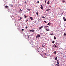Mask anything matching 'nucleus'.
<instances>
[{"label": "nucleus", "mask_w": 66, "mask_h": 66, "mask_svg": "<svg viewBox=\"0 0 66 66\" xmlns=\"http://www.w3.org/2000/svg\"><path fill=\"white\" fill-rule=\"evenodd\" d=\"M34 32V30H29L30 32Z\"/></svg>", "instance_id": "nucleus-1"}, {"label": "nucleus", "mask_w": 66, "mask_h": 66, "mask_svg": "<svg viewBox=\"0 0 66 66\" xmlns=\"http://www.w3.org/2000/svg\"><path fill=\"white\" fill-rule=\"evenodd\" d=\"M46 30L47 31H50V29H46Z\"/></svg>", "instance_id": "nucleus-2"}, {"label": "nucleus", "mask_w": 66, "mask_h": 66, "mask_svg": "<svg viewBox=\"0 0 66 66\" xmlns=\"http://www.w3.org/2000/svg\"><path fill=\"white\" fill-rule=\"evenodd\" d=\"M43 26H42L40 27L39 28V29H41L42 28H43Z\"/></svg>", "instance_id": "nucleus-3"}, {"label": "nucleus", "mask_w": 66, "mask_h": 66, "mask_svg": "<svg viewBox=\"0 0 66 66\" xmlns=\"http://www.w3.org/2000/svg\"><path fill=\"white\" fill-rule=\"evenodd\" d=\"M40 8L42 10H43V6H42V5H41V7Z\"/></svg>", "instance_id": "nucleus-4"}, {"label": "nucleus", "mask_w": 66, "mask_h": 66, "mask_svg": "<svg viewBox=\"0 0 66 66\" xmlns=\"http://www.w3.org/2000/svg\"><path fill=\"white\" fill-rule=\"evenodd\" d=\"M37 35V36H38V37H40V35L39 34Z\"/></svg>", "instance_id": "nucleus-5"}, {"label": "nucleus", "mask_w": 66, "mask_h": 66, "mask_svg": "<svg viewBox=\"0 0 66 66\" xmlns=\"http://www.w3.org/2000/svg\"><path fill=\"white\" fill-rule=\"evenodd\" d=\"M62 2H63V3H64V2H65V0H62Z\"/></svg>", "instance_id": "nucleus-6"}, {"label": "nucleus", "mask_w": 66, "mask_h": 66, "mask_svg": "<svg viewBox=\"0 0 66 66\" xmlns=\"http://www.w3.org/2000/svg\"><path fill=\"white\" fill-rule=\"evenodd\" d=\"M5 8H8V7H9L7 6H5Z\"/></svg>", "instance_id": "nucleus-7"}, {"label": "nucleus", "mask_w": 66, "mask_h": 66, "mask_svg": "<svg viewBox=\"0 0 66 66\" xmlns=\"http://www.w3.org/2000/svg\"><path fill=\"white\" fill-rule=\"evenodd\" d=\"M22 12V10H21V9H20L19 11V12Z\"/></svg>", "instance_id": "nucleus-8"}, {"label": "nucleus", "mask_w": 66, "mask_h": 66, "mask_svg": "<svg viewBox=\"0 0 66 66\" xmlns=\"http://www.w3.org/2000/svg\"><path fill=\"white\" fill-rule=\"evenodd\" d=\"M55 60H57V57H56L55 58Z\"/></svg>", "instance_id": "nucleus-9"}, {"label": "nucleus", "mask_w": 66, "mask_h": 66, "mask_svg": "<svg viewBox=\"0 0 66 66\" xmlns=\"http://www.w3.org/2000/svg\"><path fill=\"white\" fill-rule=\"evenodd\" d=\"M30 18L31 20H33V18H32V17H30Z\"/></svg>", "instance_id": "nucleus-10"}, {"label": "nucleus", "mask_w": 66, "mask_h": 66, "mask_svg": "<svg viewBox=\"0 0 66 66\" xmlns=\"http://www.w3.org/2000/svg\"><path fill=\"white\" fill-rule=\"evenodd\" d=\"M50 35H54L53 34V33H52V34H50Z\"/></svg>", "instance_id": "nucleus-11"}, {"label": "nucleus", "mask_w": 66, "mask_h": 66, "mask_svg": "<svg viewBox=\"0 0 66 66\" xmlns=\"http://www.w3.org/2000/svg\"><path fill=\"white\" fill-rule=\"evenodd\" d=\"M27 10H28V11H31V9H28Z\"/></svg>", "instance_id": "nucleus-12"}, {"label": "nucleus", "mask_w": 66, "mask_h": 66, "mask_svg": "<svg viewBox=\"0 0 66 66\" xmlns=\"http://www.w3.org/2000/svg\"><path fill=\"white\" fill-rule=\"evenodd\" d=\"M65 18H65V16H63V19H65Z\"/></svg>", "instance_id": "nucleus-13"}, {"label": "nucleus", "mask_w": 66, "mask_h": 66, "mask_svg": "<svg viewBox=\"0 0 66 66\" xmlns=\"http://www.w3.org/2000/svg\"><path fill=\"white\" fill-rule=\"evenodd\" d=\"M47 3H48V4H50V2H49V1H48Z\"/></svg>", "instance_id": "nucleus-14"}, {"label": "nucleus", "mask_w": 66, "mask_h": 66, "mask_svg": "<svg viewBox=\"0 0 66 66\" xmlns=\"http://www.w3.org/2000/svg\"><path fill=\"white\" fill-rule=\"evenodd\" d=\"M64 36H66V33H64Z\"/></svg>", "instance_id": "nucleus-15"}, {"label": "nucleus", "mask_w": 66, "mask_h": 66, "mask_svg": "<svg viewBox=\"0 0 66 66\" xmlns=\"http://www.w3.org/2000/svg\"><path fill=\"white\" fill-rule=\"evenodd\" d=\"M54 39H56V37L55 36H54Z\"/></svg>", "instance_id": "nucleus-16"}, {"label": "nucleus", "mask_w": 66, "mask_h": 66, "mask_svg": "<svg viewBox=\"0 0 66 66\" xmlns=\"http://www.w3.org/2000/svg\"><path fill=\"white\" fill-rule=\"evenodd\" d=\"M50 10V9H48L47 10H46V11H49Z\"/></svg>", "instance_id": "nucleus-17"}, {"label": "nucleus", "mask_w": 66, "mask_h": 66, "mask_svg": "<svg viewBox=\"0 0 66 66\" xmlns=\"http://www.w3.org/2000/svg\"><path fill=\"white\" fill-rule=\"evenodd\" d=\"M50 24V23H48L47 25H50V24Z\"/></svg>", "instance_id": "nucleus-18"}, {"label": "nucleus", "mask_w": 66, "mask_h": 66, "mask_svg": "<svg viewBox=\"0 0 66 66\" xmlns=\"http://www.w3.org/2000/svg\"><path fill=\"white\" fill-rule=\"evenodd\" d=\"M24 16H25L24 18H26V17H27V16H26V15H24Z\"/></svg>", "instance_id": "nucleus-19"}, {"label": "nucleus", "mask_w": 66, "mask_h": 66, "mask_svg": "<svg viewBox=\"0 0 66 66\" xmlns=\"http://www.w3.org/2000/svg\"><path fill=\"white\" fill-rule=\"evenodd\" d=\"M55 42V41H53L52 42V43H54Z\"/></svg>", "instance_id": "nucleus-20"}, {"label": "nucleus", "mask_w": 66, "mask_h": 66, "mask_svg": "<svg viewBox=\"0 0 66 66\" xmlns=\"http://www.w3.org/2000/svg\"><path fill=\"white\" fill-rule=\"evenodd\" d=\"M54 45H55V47H57V46H56V45H55V44H54Z\"/></svg>", "instance_id": "nucleus-21"}, {"label": "nucleus", "mask_w": 66, "mask_h": 66, "mask_svg": "<svg viewBox=\"0 0 66 66\" xmlns=\"http://www.w3.org/2000/svg\"><path fill=\"white\" fill-rule=\"evenodd\" d=\"M54 54H56V51H55L54 52Z\"/></svg>", "instance_id": "nucleus-22"}, {"label": "nucleus", "mask_w": 66, "mask_h": 66, "mask_svg": "<svg viewBox=\"0 0 66 66\" xmlns=\"http://www.w3.org/2000/svg\"><path fill=\"white\" fill-rule=\"evenodd\" d=\"M42 18H45V17H44V16H43L42 17Z\"/></svg>", "instance_id": "nucleus-23"}, {"label": "nucleus", "mask_w": 66, "mask_h": 66, "mask_svg": "<svg viewBox=\"0 0 66 66\" xmlns=\"http://www.w3.org/2000/svg\"><path fill=\"white\" fill-rule=\"evenodd\" d=\"M39 53L40 54V55H42V53Z\"/></svg>", "instance_id": "nucleus-24"}, {"label": "nucleus", "mask_w": 66, "mask_h": 66, "mask_svg": "<svg viewBox=\"0 0 66 66\" xmlns=\"http://www.w3.org/2000/svg\"><path fill=\"white\" fill-rule=\"evenodd\" d=\"M21 31H24V29H23L21 30Z\"/></svg>", "instance_id": "nucleus-25"}, {"label": "nucleus", "mask_w": 66, "mask_h": 66, "mask_svg": "<svg viewBox=\"0 0 66 66\" xmlns=\"http://www.w3.org/2000/svg\"><path fill=\"white\" fill-rule=\"evenodd\" d=\"M36 14L37 15H38V12H37Z\"/></svg>", "instance_id": "nucleus-26"}, {"label": "nucleus", "mask_w": 66, "mask_h": 66, "mask_svg": "<svg viewBox=\"0 0 66 66\" xmlns=\"http://www.w3.org/2000/svg\"><path fill=\"white\" fill-rule=\"evenodd\" d=\"M52 47H53V48H54V45H53Z\"/></svg>", "instance_id": "nucleus-27"}, {"label": "nucleus", "mask_w": 66, "mask_h": 66, "mask_svg": "<svg viewBox=\"0 0 66 66\" xmlns=\"http://www.w3.org/2000/svg\"><path fill=\"white\" fill-rule=\"evenodd\" d=\"M27 28H28V27L27 26H26V29H27Z\"/></svg>", "instance_id": "nucleus-28"}, {"label": "nucleus", "mask_w": 66, "mask_h": 66, "mask_svg": "<svg viewBox=\"0 0 66 66\" xmlns=\"http://www.w3.org/2000/svg\"><path fill=\"white\" fill-rule=\"evenodd\" d=\"M64 21H66V19H64Z\"/></svg>", "instance_id": "nucleus-29"}, {"label": "nucleus", "mask_w": 66, "mask_h": 66, "mask_svg": "<svg viewBox=\"0 0 66 66\" xmlns=\"http://www.w3.org/2000/svg\"><path fill=\"white\" fill-rule=\"evenodd\" d=\"M44 27L45 28H47V26H44Z\"/></svg>", "instance_id": "nucleus-30"}, {"label": "nucleus", "mask_w": 66, "mask_h": 66, "mask_svg": "<svg viewBox=\"0 0 66 66\" xmlns=\"http://www.w3.org/2000/svg\"><path fill=\"white\" fill-rule=\"evenodd\" d=\"M28 21V20H27L26 21V22H27Z\"/></svg>", "instance_id": "nucleus-31"}, {"label": "nucleus", "mask_w": 66, "mask_h": 66, "mask_svg": "<svg viewBox=\"0 0 66 66\" xmlns=\"http://www.w3.org/2000/svg\"><path fill=\"white\" fill-rule=\"evenodd\" d=\"M37 52H39V51H38V50H37Z\"/></svg>", "instance_id": "nucleus-32"}, {"label": "nucleus", "mask_w": 66, "mask_h": 66, "mask_svg": "<svg viewBox=\"0 0 66 66\" xmlns=\"http://www.w3.org/2000/svg\"><path fill=\"white\" fill-rule=\"evenodd\" d=\"M44 22H45V23H47V22L46 21H44Z\"/></svg>", "instance_id": "nucleus-33"}, {"label": "nucleus", "mask_w": 66, "mask_h": 66, "mask_svg": "<svg viewBox=\"0 0 66 66\" xmlns=\"http://www.w3.org/2000/svg\"><path fill=\"white\" fill-rule=\"evenodd\" d=\"M57 64H59V62L57 61Z\"/></svg>", "instance_id": "nucleus-34"}, {"label": "nucleus", "mask_w": 66, "mask_h": 66, "mask_svg": "<svg viewBox=\"0 0 66 66\" xmlns=\"http://www.w3.org/2000/svg\"><path fill=\"white\" fill-rule=\"evenodd\" d=\"M39 1H38L37 2V3H39Z\"/></svg>", "instance_id": "nucleus-35"}, {"label": "nucleus", "mask_w": 66, "mask_h": 66, "mask_svg": "<svg viewBox=\"0 0 66 66\" xmlns=\"http://www.w3.org/2000/svg\"><path fill=\"white\" fill-rule=\"evenodd\" d=\"M56 66H59V64H56Z\"/></svg>", "instance_id": "nucleus-36"}, {"label": "nucleus", "mask_w": 66, "mask_h": 66, "mask_svg": "<svg viewBox=\"0 0 66 66\" xmlns=\"http://www.w3.org/2000/svg\"><path fill=\"white\" fill-rule=\"evenodd\" d=\"M38 37V36H36V38H37Z\"/></svg>", "instance_id": "nucleus-37"}, {"label": "nucleus", "mask_w": 66, "mask_h": 66, "mask_svg": "<svg viewBox=\"0 0 66 66\" xmlns=\"http://www.w3.org/2000/svg\"><path fill=\"white\" fill-rule=\"evenodd\" d=\"M47 28H48V27H49V26H46Z\"/></svg>", "instance_id": "nucleus-38"}, {"label": "nucleus", "mask_w": 66, "mask_h": 66, "mask_svg": "<svg viewBox=\"0 0 66 66\" xmlns=\"http://www.w3.org/2000/svg\"><path fill=\"white\" fill-rule=\"evenodd\" d=\"M22 19V18H20V20H21Z\"/></svg>", "instance_id": "nucleus-39"}, {"label": "nucleus", "mask_w": 66, "mask_h": 66, "mask_svg": "<svg viewBox=\"0 0 66 66\" xmlns=\"http://www.w3.org/2000/svg\"><path fill=\"white\" fill-rule=\"evenodd\" d=\"M42 47H44V45H42Z\"/></svg>", "instance_id": "nucleus-40"}, {"label": "nucleus", "mask_w": 66, "mask_h": 66, "mask_svg": "<svg viewBox=\"0 0 66 66\" xmlns=\"http://www.w3.org/2000/svg\"><path fill=\"white\" fill-rule=\"evenodd\" d=\"M46 3V0H45V3Z\"/></svg>", "instance_id": "nucleus-41"}, {"label": "nucleus", "mask_w": 66, "mask_h": 66, "mask_svg": "<svg viewBox=\"0 0 66 66\" xmlns=\"http://www.w3.org/2000/svg\"><path fill=\"white\" fill-rule=\"evenodd\" d=\"M45 55H46V53H44Z\"/></svg>", "instance_id": "nucleus-42"}, {"label": "nucleus", "mask_w": 66, "mask_h": 66, "mask_svg": "<svg viewBox=\"0 0 66 66\" xmlns=\"http://www.w3.org/2000/svg\"><path fill=\"white\" fill-rule=\"evenodd\" d=\"M28 38H29V36H28Z\"/></svg>", "instance_id": "nucleus-43"}, {"label": "nucleus", "mask_w": 66, "mask_h": 66, "mask_svg": "<svg viewBox=\"0 0 66 66\" xmlns=\"http://www.w3.org/2000/svg\"><path fill=\"white\" fill-rule=\"evenodd\" d=\"M20 18H21V16H20Z\"/></svg>", "instance_id": "nucleus-44"}, {"label": "nucleus", "mask_w": 66, "mask_h": 66, "mask_svg": "<svg viewBox=\"0 0 66 66\" xmlns=\"http://www.w3.org/2000/svg\"><path fill=\"white\" fill-rule=\"evenodd\" d=\"M25 3H26V4H27V3H26V2H25Z\"/></svg>", "instance_id": "nucleus-45"}, {"label": "nucleus", "mask_w": 66, "mask_h": 66, "mask_svg": "<svg viewBox=\"0 0 66 66\" xmlns=\"http://www.w3.org/2000/svg\"><path fill=\"white\" fill-rule=\"evenodd\" d=\"M50 7H51V6H50Z\"/></svg>", "instance_id": "nucleus-46"}]
</instances>
